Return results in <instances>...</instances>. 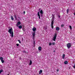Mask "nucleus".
I'll list each match as a JSON object with an SVG mask.
<instances>
[{
    "label": "nucleus",
    "instance_id": "obj_29",
    "mask_svg": "<svg viewBox=\"0 0 75 75\" xmlns=\"http://www.w3.org/2000/svg\"><path fill=\"white\" fill-rule=\"evenodd\" d=\"M16 45H17V46H18V45H19V44H16Z\"/></svg>",
    "mask_w": 75,
    "mask_h": 75
},
{
    "label": "nucleus",
    "instance_id": "obj_11",
    "mask_svg": "<svg viewBox=\"0 0 75 75\" xmlns=\"http://www.w3.org/2000/svg\"><path fill=\"white\" fill-rule=\"evenodd\" d=\"M41 49H42V48L40 46L39 47H38V50L39 51H41Z\"/></svg>",
    "mask_w": 75,
    "mask_h": 75
},
{
    "label": "nucleus",
    "instance_id": "obj_4",
    "mask_svg": "<svg viewBox=\"0 0 75 75\" xmlns=\"http://www.w3.org/2000/svg\"><path fill=\"white\" fill-rule=\"evenodd\" d=\"M53 25H54V21H52L51 22V27L52 29H54V28H53L54 26H53Z\"/></svg>",
    "mask_w": 75,
    "mask_h": 75
},
{
    "label": "nucleus",
    "instance_id": "obj_5",
    "mask_svg": "<svg viewBox=\"0 0 75 75\" xmlns=\"http://www.w3.org/2000/svg\"><path fill=\"white\" fill-rule=\"evenodd\" d=\"M40 15L41 17H42V16H43V14L44 13H43V11H42V10H41L40 12Z\"/></svg>",
    "mask_w": 75,
    "mask_h": 75
},
{
    "label": "nucleus",
    "instance_id": "obj_14",
    "mask_svg": "<svg viewBox=\"0 0 75 75\" xmlns=\"http://www.w3.org/2000/svg\"><path fill=\"white\" fill-rule=\"evenodd\" d=\"M32 61H31V60H30V63L29 64V65H32Z\"/></svg>",
    "mask_w": 75,
    "mask_h": 75
},
{
    "label": "nucleus",
    "instance_id": "obj_26",
    "mask_svg": "<svg viewBox=\"0 0 75 75\" xmlns=\"http://www.w3.org/2000/svg\"><path fill=\"white\" fill-rule=\"evenodd\" d=\"M69 28H70L71 30L72 29V27L71 26V25L69 26Z\"/></svg>",
    "mask_w": 75,
    "mask_h": 75
},
{
    "label": "nucleus",
    "instance_id": "obj_17",
    "mask_svg": "<svg viewBox=\"0 0 75 75\" xmlns=\"http://www.w3.org/2000/svg\"><path fill=\"white\" fill-rule=\"evenodd\" d=\"M11 19L12 20H14V18H13V17L12 16H11Z\"/></svg>",
    "mask_w": 75,
    "mask_h": 75
},
{
    "label": "nucleus",
    "instance_id": "obj_22",
    "mask_svg": "<svg viewBox=\"0 0 75 75\" xmlns=\"http://www.w3.org/2000/svg\"><path fill=\"white\" fill-rule=\"evenodd\" d=\"M52 44L53 45H54L55 44V42H53Z\"/></svg>",
    "mask_w": 75,
    "mask_h": 75
},
{
    "label": "nucleus",
    "instance_id": "obj_20",
    "mask_svg": "<svg viewBox=\"0 0 75 75\" xmlns=\"http://www.w3.org/2000/svg\"><path fill=\"white\" fill-rule=\"evenodd\" d=\"M0 59L1 60H3V58L2 57H0Z\"/></svg>",
    "mask_w": 75,
    "mask_h": 75
},
{
    "label": "nucleus",
    "instance_id": "obj_35",
    "mask_svg": "<svg viewBox=\"0 0 75 75\" xmlns=\"http://www.w3.org/2000/svg\"><path fill=\"white\" fill-rule=\"evenodd\" d=\"M52 16L53 17H54V15L53 14H52Z\"/></svg>",
    "mask_w": 75,
    "mask_h": 75
},
{
    "label": "nucleus",
    "instance_id": "obj_37",
    "mask_svg": "<svg viewBox=\"0 0 75 75\" xmlns=\"http://www.w3.org/2000/svg\"><path fill=\"white\" fill-rule=\"evenodd\" d=\"M41 10V8H40V9H39V10Z\"/></svg>",
    "mask_w": 75,
    "mask_h": 75
},
{
    "label": "nucleus",
    "instance_id": "obj_36",
    "mask_svg": "<svg viewBox=\"0 0 75 75\" xmlns=\"http://www.w3.org/2000/svg\"><path fill=\"white\" fill-rule=\"evenodd\" d=\"M59 18H60V16H59Z\"/></svg>",
    "mask_w": 75,
    "mask_h": 75
},
{
    "label": "nucleus",
    "instance_id": "obj_16",
    "mask_svg": "<svg viewBox=\"0 0 75 75\" xmlns=\"http://www.w3.org/2000/svg\"><path fill=\"white\" fill-rule=\"evenodd\" d=\"M68 62L67 61H65L64 62V64H68Z\"/></svg>",
    "mask_w": 75,
    "mask_h": 75
},
{
    "label": "nucleus",
    "instance_id": "obj_32",
    "mask_svg": "<svg viewBox=\"0 0 75 75\" xmlns=\"http://www.w3.org/2000/svg\"><path fill=\"white\" fill-rule=\"evenodd\" d=\"M23 52H25V51H23Z\"/></svg>",
    "mask_w": 75,
    "mask_h": 75
},
{
    "label": "nucleus",
    "instance_id": "obj_18",
    "mask_svg": "<svg viewBox=\"0 0 75 75\" xmlns=\"http://www.w3.org/2000/svg\"><path fill=\"white\" fill-rule=\"evenodd\" d=\"M3 72V69H1L0 70V73H1V72Z\"/></svg>",
    "mask_w": 75,
    "mask_h": 75
},
{
    "label": "nucleus",
    "instance_id": "obj_3",
    "mask_svg": "<svg viewBox=\"0 0 75 75\" xmlns=\"http://www.w3.org/2000/svg\"><path fill=\"white\" fill-rule=\"evenodd\" d=\"M67 47L68 48V49H69L71 47V45L70 43H69L67 44Z\"/></svg>",
    "mask_w": 75,
    "mask_h": 75
},
{
    "label": "nucleus",
    "instance_id": "obj_12",
    "mask_svg": "<svg viewBox=\"0 0 75 75\" xmlns=\"http://www.w3.org/2000/svg\"><path fill=\"white\" fill-rule=\"evenodd\" d=\"M42 70H40L39 72V74H41L42 73Z\"/></svg>",
    "mask_w": 75,
    "mask_h": 75
},
{
    "label": "nucleus",
    "instance_id": "obj_34",
    "mask_svg": "<svg viewBox=\"0 0 75 75\" xmlns=\"http://www.w3.org/2000/svg\"><path fill=\"white\" fill-rule=\"evenodd\" d=\"M58 71H59L58 69L57 70V72H58Z\"/></svg>",
    "mask_w": 75,
    "mask_h": 75
},
{
    "label": "nucleus",
    "instance_id": "obj_30",
    "mask_svg": "<svg viewBox=\"0 0 75 75\" xmlns=\"http://www.w3.org/2000/svg\"><path fill=\"white\" fill-rule=\"evenodd\" d=\"M52 19H53V20H54V16H53Z\"/></svg>",
    "mask_w": 75,
    "mask_h": 75
},
{
    "label": "nucleus",
    "instance_id": "obj_7",
    "mask_svg": "<svg viewBox=\"0 0 75 75\" xmlns=\"http://www.w3.org/2000/svg\"><path fill=\"white\" fill-rule=\"evenodd\" d=\"M20 24H21V22H18L17 24H16V26L17 27H18V25H20Z\"/></svg>",
    "mask_w": 75,
    "mask_h": 75
},
{
    "label": "nucleus",
    "instance_id": "obj_1",
    "mask_svg": "<svg viewBox=\"0 0 75 75\" xmlns=\"http://www.w3.org/2000/svg\"><path fill=\"white\" fill-rule=\"evenodd\" d=\"M12 30L13 29H12V28L9 29L8 30V33H10V34H11L10 36H11V37H14L13 31H12Z\"/></svg>",
    "mask_w": 75,
    "mask_h": 75
},
{
    "label": "nucleus",
    "instance_id": "obj_19",
    "mask_svg": "<svg viewBox=\"0 0 75 75\" xmlns=\"http://www.w3.org/2000/svg\"><path fill=\"white\" fill-rule=\"evenodd\" d=\"M1 62H2V63H3L4 62V60H1Z\"/></svg>",
    "mask_w": 75,
    "mask_h": 75
},
{
    "label": "nucleus",
    "instance_id": "obj_8",
    "mask_svg": "<svg viewBox=\"0 0 75 75\" xmlns=\"http://www.w3.org/2000/svg\"><path fill=\"white\" fill-rule=\"evenodd\" d=\"M38 16H39V18L40 19V12H38Z\"/></svg>",
    "mask_w": 75,
    "mask_h": 75
},
{
    "label": "nucleus",
    "instance_id": "obj_10",
    "mask_svg": "<svg viewBox=\"0 0 75 75\" xmlns=\"http://www.w3.org/2000/svg\"><path fill=\"white\" fill-rule=\"evenodd\" d=\"M56 30L57 31H59V28L58 27H57L56 28Z\"/></svg>",
    "mask_w": 75,
    "mask_h": 75
},
{
    "label": "nucleus",
    "instance_id": "obj_31",
    "mask_svg": "<svg viewBox=\"0 0 75 75\" xmlns=\"http://www.w3.org/2000/svg\"><path fill=\"white\" fill-rule=\"evenodd\" d=\"M23 13H24V14H25V11H23Z\"/></svg>",
    "mask_w": 75,
    "mask_h": 75
},
{
    "label": "nucleus",
    "instance_id": "obj_24",
    "mask_svg": "<svg viewBox=\"0 0 75 75\" xmlns=\"http://www.w3.org/2000/svg\"><path fill=\"white\" fill-rule=\"evenodd\" d=\"M33 45L34 46L35 45V41H33Z\"/></svg>",
    "mask_w": 75,
    "mask_h": 75
},
{
    "label": "nucleus",
    "instance_id": "obj_2",
    "mask_svg": "<svg viewBox=\"0 0 75 75\" xmlns=\"http://www.w3.org/2000/svg\"><path fill=\"white\" fill-rule=\"evenodd\" d=\"M57 34L55 33L53 38H52V40H53V41H55V40H56V39L57 38Z\"/></svg>",
    "mask_w": 75,
    "mask_h": 75
},
{
    "label": "nucleus",
    "instance_id": "obj_13",
    "mask_svg": "<svg viewBox=\"0 0 75 75\" xmlns=\"http://www.w3.org/2000/svg\"><path fill=\"white\" fill-rule=\"evenodd\" d=\"M65 54H63L62 56L63 59H64V58H65Z\"/></svg>",
    "mask_w": 75,
    "mask_h": 75
},
{
    "label": "nucleus",
    "instance_id": "obj_9",
    "mask_svg": "<svg viewBox=\"0 0 75 75\" xmlns=\"http://www.w3.org/2000/svg\"><path fill=\"white\" fill-rule=\"evenodd\" d=\"M33 31H36V28L34 27L33 29Z\"/></svg>",
    "mask_w": 75,
    "mask_h": 75
},
{
    "label": "nucleus",
    "instance_id": "obj_15",
    "mask_svg": "<svg viewBox=\"0 0 75 75\" xmlns=\"http://www.w3.org/2000/svg\"><path fill=\"white\" fill-rule=\"evenodd\" d=\"M18 27H19V29H21L22 28V26L20 25Z\"/></svg>",
    "mask_w": 75,
    "mask_h": 75
},
{
    "label": "nucleus",
    "instance_id": "obj_27",
    "mask_svg": "<svg viewBox=\"0 0 75 75\" xmlns=\"http://www.w3.org/2000/svg\"><path fill=\"white\" fill-rule=\"evenodd\" d=\"M14 17L16 18V20H17V17L16 15H14Z\"/></svg>",
    "mask_w": 75,
    "mask_h": 75
},
{
    "label": "nucleus",
    "instance_id": "obj_28",
    "mask_svg": "<svg viewBox=\"0 0 75 75\" xmlns=\"http://www.w3.org/2000/svg\"><path fill=\"white\" fill-rule=\"evenodd\" d=\"M18 41L19 42L20 44H21V42H20V40H18Z\"/></svg>",
    "mask_w": 75,
    "mask_h": 75
},
{
    "label": "nucleus",
    "instance_id": "obj_6",
    "mask_svg": "<svg viewBox=\"0 0 75 75\" xmlns=\"http://www.w3.org/2000/svg\"><path fill=\"white\" fill-rule=\"evenodd\" d=\"M32 35L33 38H34V37H35V32H34L32 33Z\"/></svg>",
    "mask_w": 75,
    "mask_h": 75
},
{
    "label": "nucleus",
    "instance_id": "obj_25",
    "mask_svg": "<svg viewBox=\"0 0 75 75\" xmlns=\"http://www.w3.org/2000/svg\"><path fill=\"white\" fill-rule=\"evenodd\" d=\"M51 45H52V43L51 42L50 43H49V46H51Z\"/></svg>",
    "mask_w": 75,
    "mask_h": 75
},
{
    "label": "nucleus",
    "instance_id": "obj_33",
    "mask_svg": "<svg viewBox=\"0 0 75 75\" xmlns=\"http://www.w3.org/2000/svg\"><path fill=\"white\" fill-rule=\"evenodd\" d=\"M53 52H55V50H54V51H53Z\"/></svg>",
    "mask_w": 75,
    "mask_h": 75
},
{
    "label": "nucleus",
    "instance_id": "obj_23",
    "mask_svg": "<svg viewBox=\"0 0 75 75\" xmlns=\"http://www.w3.org/2000/svg\"><path fill=\"white\" fill-rule=\"evenodd\" d=\"M64 25L63 24H62L61 25V27H64Z\"/></svg>",
    "mask_w": 75,
    "mask_h": 75
},
{
    "label": "nucleus",
    "instance_id": "obj_21",
    "mask_svg": "<svg viewBox=\"0 0 75 75\" xmlns=\"http://www.w3.org/2000/svg\"><path fill=\"white\" fill-rule=\"evenodd\" d=\"M67 14H68V12L69 11V9H68L67 10Z\"/></svg>",
    "mask_w": 75,
    "mask_h": 75
}]
</instances>
